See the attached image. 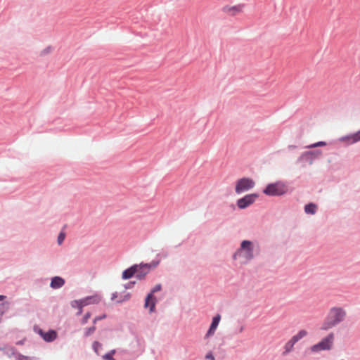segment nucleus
<instances>
[{
	"label": "nucleus",
	"instance_id": "obj_13",
	"mask_svg": "<svg viewBox=\"0 0 360 360\" xmlns=\"http://www.w3.org/2000/svg\"><path fill=\"white\" fill-rule=\"evenodd\" d=\"M65 283L64 279L60 277L56 276L52 278L51 282V287L52 288H59L62 287Z\"/></svg>",
	"mask_w": 360,
	"mask_h": 360
},
{
	"label": "nucleus",
	"instance_id": "obj_31",
	"mask_svg": "<svg viewBox=\"0 0 360 360\" xmlns=\"http://www.w3.org/2000/svg\"><path fill=\"white\" fill-rule=\"evenodd\" d=\"M5 297H5V296H4V295H0V301L4 300L5 299Z\"/></svg>",
	"mask_w": 360,
	"mask_h": 360
},
{
	"label": "nucleus",
	"instance_id": "obj_8",
	"mask_svg": "<svg viewBox=\"0 0 360 360\" xmlns=\"http://www.w3.org/2000/svg\"><path fill=\"white\" fill-rule=\"evenodd\" d=\"M258 198L257 194L246 195L243 198L238 200L237 205L240 209H245L249 205H252Z\"/></svg>",
	"mask_w": 360,
	"mask_h": 360
},
{
	"label": "nucleus",
	"instance_id": "obj_35",
	"mask_svg": "<svg viewBox=\"0 0 360 360\" xmlns=\"http://www.w3.org/2000/svg\"><path fill=\"white\" fill-rule=\"evenodd\" d=\"M311 349L312 350L315 349V346L311 347Z\"/></svg>",
	"mask_w": 360,
	"mask_h": 360
},
{
	"label": "nucleus",
	"instance_id": "obj_21",
	"mask_svg": "<svg viewBox=\"0 0 360 360\" xmlns=\"http://www.w3.org/2000/svg\"><path fill=\"white\" fill-rule=\"evenodd\" d=\"M95 330H96V327L94 326L86 328L84 331V336L85 337L90 336L95 332Z\"/></svg>",
	"mask_w": 360,
	"mask_h": 360
},
{
	"label": "nucleus",
	"instance_id": "obj_9",
	"mask_svg": "<svg viewBox=\"0 0 360 360\" xmlns=\"http://www.w3.org/2000/svg\"><path fill=\"white\" fill-rule=\"evenodd\" d=\"M220 319H221V316L219 314H217V316H215L213 319H212V323H211V326L208 330V331L207 332V333L205 334V337H204V339L206 340H208V338L213 335L215 333V330L219 325V323L220 321Z\"/></svg>",
	"mask_w": 360,
	"mask_h": 360
},
{
	"label": "nucleus",
	"instance_id": "obj_29",
	"mask_svg": "<svg viewBox=\"0 0 360 360\" xmlns=\"http://www.w3.org/2000/svg\"><path fill=\"white\" fill-rule=\"evenodd\" d=\"M105 315H103L101 316H97L96 317L94 321H93V323L94 324H95L97 321H100V320H102L103 319H105Z\"/></svg>",
	"mask_w": 360,
	"mask_h": 360
},
{
	"label": "nucleus",
	"instance_id": "obj_23",
	"mask_svg": "<svg viewBox=\"0 0 360 360\" xmlns=\"http://www.w3.org/2000/svg\"><path fill=\"white\" fill-rule=\"evenodd\" d=\"M65 238V233L64 232H60L58 236V245H61L64 241Z\"/></svg>",
	"mask_w": 360,
	"mask_h": 360
},
{
	"label": "nucleus",
	"instance_id": "obj_2",
	"mask_svg": "<svg viewBox=\"0 0 360 360\" xmlns=\"http://www.w3.org/2000/svg\"><path fill=\"white\" fill-rule=\"evenodd\" d=\"M237 257H243L246 261H249L253 258V247L249 240H243L241 243L240 248L234 254L233 258Z\"/></svg>",
	"mask_w": 360,
	"mask_h": 360
},
{
	"label": "nucleus",
	"instance_id": "obj_19",
	"mask_svg": "<svg viewBox=\"0 0 360 360\" xmlns=\"http://www.w3.org/2000/svg\"><path fill=\"white\" fill-rule=\"evenodd\" d=\"M92 348L96 354H99V350L102 349V344L98 341H95L92 344Z\"/></svg>",
	"mask_w": 360,
	"mask_h": 360
},
{
	"label": "nucleus",
	"instance_id": "obj_22",
	"mask_svg": "<svg viewBox=\"0 0 360 360\" xmlns=\"http://www.w3.org/2000/svg\"><path fill=\"white\" fill-rule=\"evenodd\" d=\"M84 300H88L87 302H90L91 304L97 303L99 301V297L98 296H91L86 297Z\"/></svg>",
	"mask_w": 360,
	"mask_h": 360
},
{
	"label": "nucleus",
	"instance_id": "obj_1",
	"mask_svg": "<svg viewBox=\"0 0 360 360\" xmlns=\"http://www.w3.org/2000/svg\"><path fill=\"white\" fill-rule=\"evenodd\" d=\"M346 311L340 307H333L326 317L320 329L328 330L343 321L346 317Z\"/></svg>",
	"mask_w": 360,
	"mask_h": 360
},
{
	"label": "nucleus",
	"instance_id": "obj_32",
	"mask_svg": "<svg viewBox=\"0 0 360 360\" xmlns=\"http://www.w3.org/2000/svg\"><path fill=\"white\" fill-rule=\"evenodd\" d=\"M143 267L146 268L148 270L149 269V266L148 264H144Z\"/></svg>",
	"mask_w": 360,
	"mask_h": 360
},
{
	"label": "nucleus",
	"instance_id": "obj_3",
	"mask_svg": "<svg viewBox=\"0 0 360 360\" xmlns=\"http://www.w3.org/2000/svg\"><path fill=\"white\" fill-rule=\"evenodd\" d=\"M288 188L283 182L278 181L274 184H270L266 186L264 190V193L267 195H281L285 193Z\"/></svg>",
	"mask_w": 360,
	"mask_h": 360
},
{
	"label": "nucleus",
	"instance_id": "obj_11",
	"mask_svg": "<svg viewBox=\"0 0 360 360\" xmlns=\"http://www.w3.org/2000/svg\"><path fill=\"white\" fill-rule=\"evenodd\" d=\"M138 272V265H134L122 272V278L129 279Z\"/></svg>",
	"mask_w": 360,
	"mask_h": 360
},
{
	"label": "nucleus",
	"instance_id": "obj_18",
	"mask_svg": "<svg viewBox=\"0 0 360 360\" xmlns=\"http://www.w3.org/2000/svg\"><path fill=\"white\" fill-rule=\"evenodd\" d=\"M304 211L307 214L315 213V205L313 203H309L307 205L304 207Z\"/></svg>",
	"mask_w": 360,
	"mask_h": 360
},
{
	"label": "nucleus",
	"instance_id": "obj_24",
	"mask_svg": "<svg viewBox=\"0 0 360 360\" xmlns=\"http://www.w3.org/2000/svg\"><path fill=\"white\" fill-rule=\"evenodd\" d=\"M142 266H138V272H136V276L139 278V279H141L144 277V276L148 273V271L145 272V273H141L140 271V270L141 269Z\"/></svg>",
	"mask_w": 360,
	"mask_h": 360
},
{
	"label": "nucleus",
	"instance_id": "obj_12",
	"mask_svg": "<svg viewBox=\"0 0 360 360\" xmlns=\"http://www.w3.org/2000/svg\"><path fill=\"white\" fill-rule=\"evenodd\" d=\"M40 335L44 338L45 341L51 342L54 340L56 338L57 334L54 330H49L48 332H43L42 330L39 331Z\"/></svg>",
	"mask_w": 360,
	"mask_h": 360
},
{
	"label": "nucleus",
	"instance_id": "obj_20",
	"mask_svg": "<svg viewBox=\"0 0 360 360\" xmlns=\"http://www.w3.org/2000/svg\"><path fill=\"white\" fill-rule=\"evenodd\" d=\"M116 351L115 349L111 350L110 352L102 356V359L104 360H115L113 358V355L115 354Z\"/></svg>",
	"mask_w": 360,
	"mask_h": 360
},
{
	"label": "nucleus",
	"instance_id": "obj_15",
	"mask_svg": "<svg viewBox=\"0 0 360 360\" xmlns=\"http://www.w3.org/2000/svg\"><path fill=\"white\" fill-rule=\"evenodd\" d=\"M87 301L88 300H75L72 302V306L81 309L83 307L90 304V302Z\"/></svg>",
	"mask_w": 360,
	"mask_h": 360
},
{
	"label": "nucleus",
	"instance_id": "obj_5",
	"mask_svg": "<svg viewBox=\"0 0 360 360\" xmlns=\"http://www.w3.org/2000/svg\"><path fill=\"white\" fill-rule=\"evenodd\" d=\"M255 186V181L250 178H242L239 179L236 185V192L241 193L245 192Z\"/></svg>",
	"mask_w": 360,
	"mask_h": 360
},
{
	"label": "nucleus",
	"instance_id": "obj_7",
	"mask_svg": "<svg viewBox=\"0 0 360 360\" xmlns=\"http://www.w3.org/2000/svg\"><path fill=\"white\" fill-rule=\"evenodd\" d=\"M161 288H162V286L160 284L156 285L153 288L151 292L147 295V297L146 298L144 306L146 308L149 307L150 312H152L155 308V301H154L155 297L153 296V294L156 292L160 291L161 290Z\"/></svg>",
	"mask_w": 360,
	"mask_h": 360
},
{
	"label": "nucleus",
	"instance_id": "obj_34",
	"mask_svg": "<svg viewBox=\"0 0 360 360\" xmlns=\"http://www.w3.org/2000/svg\"><path fill=\"white\" fill-rule=\"evenodd\" d=\"M129 295H127L126 296V300H129Z\"/></svg>",
	"mask_w": 360,
	"mask_h": 360
},
{
	"label": "nucleus",
	"instance_id": "obj_30",
	"mask_svg": "<svg viewBox=\"0 0 360 360\" xmlns=\"http://www.w3.org/2000/svg\"><path fill=\"white\" fill-rule=\"evenodd\" d=\"M316 158H317V157H318V155H319V154H321V150H320L319 149H316Z\"/></svg>",
	"mask_w": 360,
	"mask_h": 360
},
{
	"label": "nucleus",
	"instance_id": "obj_14",
	"mask_svg": "<svg viewBox=\"0 0 360 360\" xmlns=\"http://www.w3.org/2000/svg\"><path fill=\"white\" fill-rule=\"evenodd\" d=\"M296 342H297L294 340L292 338H291V339L289 341H288L284 346L283 354H286L290 352L292 350L293 347Z\"/></svg>",
	"mask_w": 360,
	"mask_h": 360
},
{
	"label": "nucleus",
	"instance_id": "obj_25",
	"mask_svg": "<svg viewBox=\"0 0 360 360\" xmlns=\"http://www.w3.org/2000/svg\"><path fill=\"white\" fill-rule=\"evenodd\" d=\"M90 317H91V314H90V313H89V312H88V313H86V314L84 316V317H83V319H82V324H86V323L88 322V320L89 319V318H90Z\"/></svg>",
	"mask_w": 360,
	"mask_h": 360
},
{
	"label": "nucleus",
	"instance_id": "obj_6",
	"mask_svg": "<svg viewBox=\"0 0 360 360\" xmlns=\"http://www.w3.org/2000/svg\"><path fill=\"white\" fill-rule=\"evenodd\" d=\"M338 141L345 143L346 146H349L360 141V129L354 133L341 136L338 139Z\"/></svg>",
	"mask_w": 360,
	"mask_h": 360
},
{
	"label": "nucleus",
	"instance_id": "obj_27",
	"mask_svg": "<svg viewBox=\"0 0 360 360\" xmlns=\"http://www.w3.org/2000/svg\"><path fill=\"white\" fill-rule=\"evenodd\" d=\"M205 359H207V360H215L214 359V357L212 354V353L211 352H208L206 356H205Z\"/></svg>",
	"mask_w": 360,
	"mask_h": 360
},
{
	"label": "nucleus",
	"instance_id": "obj_16",
	"mask_svg": "<svg viewBox=\"0 0 360 360\" xmlns=\"http://www.w3.org/2000/svg\"><path fill=\"white\" fill-rule=\"evenodd\" d=\"M243 6L242 5H238L235 6H232L227 8V11L230 13L231 15H234L237 13L243 12Z\"/></svg>",
	"mask_w": 360,
	"mask_h": 360
},
{
	"label": "nucleus",
	"instance_id": "obj_10",
	"mask_svg": "<svg viewBox=\"0 0 360 360\" xmlns=\"http://www.w3.org/2000/svg\"><path fill=\"white\" fill-rule=\"evenodd\" d=\"M315 155L312 152H306L302 155L300 161L303 167L307 165H311L314 160Z\"/></svg>",
	"mask_w": 360,
	"mask_h": 360
},
{
	"label": "nucleus",
	"instance_id": "obj_17",
	"mask_svg": "<svg viewBox=\"0 0 360 360\" xmlns=\"http://www.w3.org/2000/svg\"><path fill=\"white\" fill-rule=\"evenodd\" d=\"M307 335V331L306 330H301L299 331L296 335L292 336V338L295 340L296 342H298L302 338L305 337Z\"/></svg>",
	"mask_w": 360,
	"mask_h": 360
},
{
	"label": "nucleus",
	"instance_id": "obj_26",
	"mask_svg": "<svg viewBox=\"0 0 360 360\" xmlns=\"http://www.w3.org/2000/svg\"><path fill=\"white\" fill-rule=\"evenodd\" d=\"M8 309V303H3L2 304H1L0 310H2L1 311V314H3L4 313V311H6Z\"/></svg>",
	"mask_w": 360,
	"mask_h": 360
},
{
	"label": "nucleus",
	"instance_id": "obj_4",
	"mask_svg": "<svg viewBox=\"0 0 360 360\" xmlns=\"http://www.w3.org/2000/svg\"><path fill=\"white\" fill-rule=\"evenodd\" d=\"M334 333H330L319 342L316 343V352L330 350L333 345Z\"/></svg>",
	"mask_w": 360,
	"mask_h": 360
},
{
	"label": "nucleus",
	"instance_id": "obj_28",
	"mask_svg": "<svg viewBox=\"0 0 360 360\" xmlns=\"http://www.w3.org/2000/svg\"><path fill=\"white\" fill-rule=\"evenodd\" d=\"M326 145H327V143L326 141H316V148L325 146Z\"/></svg>",
	"mask_w": 360,
	"mask_h": 360
},
{
	"label": "nucleus",
	"instance_id": "obj_33",
	"mask_svg": "<svg viewBox=\"0 0 360 360\" xmlns=\"http://www.w3.org/2000/svg\"><path fill=\"white\" fill-rule=\"evenodd\" d=\"M82 309H79V311H78L77 314H78V315H79V314H82Z\"/></svg>",
	"mask_w": 360,
	"mask_h": 360
}]
</instances>
